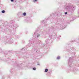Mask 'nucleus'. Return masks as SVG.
<instances>
[{
	"mask_svg": "<svg viewBox=\"0 0 79 79\" xmlns=\"http://www.w3.org/2000/svg\"><path fill=\"white\" fill-rule=\"evenodd\" d=\"M37 0H34L33 2H37Z\"/></svg>",
	"mask_w": 79,
	"mask_h": 79,
	"instance_id": "6",
	"label": "nucleus"
},
{
	"mask_svg": "<svg viewBox=\"0 0 79 79\" xmlns=\"http://www.w3.org/2000/svg\"><path fill=\"white\" fill-rule=\"evenodd\" d=\"M66 14H67V12H65V15H66Z\"/></svg>",
	"mask_w": 79,
	"mask_h": 79,
	"instance_id": "8",
	"label": "nucleus"
},
{
	"mask_svg": "<svg viewBox=\"0 0 79 79\" xmlns=\"http://www.w3.org/2000/svg\"><path fill=\"white\" fill-rule=\"evenodd\" d=\"M60 56H59V57H58L57 58V59H60Z\"/></svg>",
	"mask_w": 79,
	"mask_h": 79,
	"instance_id": "4",
	"label": "nucleus"
},
{
	"mask_svg": "<svg viewBox=\"0 0 79 79\" xmlns=\"http://www.w3.org/2000/svg\"><path fill=\"white\" fill-rule=\"evenodd\" d=\"M39 36H40V35H37V37H39Z\"/></svg>",
	"mask_w": 79,
	"mask_h": 79,
	"instance_id": "9",
	"label": "nucleus"
},
{
	"mask_svg": "<svg viewBox=\"0 0 79 79\" xmlns=\"http://www.w3.org/2000/svg\"><path fill=\"white\" fill-rule=\"evenodd\" d=\"M11 2H14V0H10Z\"/></svg>",
	"mask_w": 79,
	"mask_h": 79,
	"instance_id": "7",
	"label": "nucleus"
},
{
	"mask_svg": "<svg viewBox=\"0 0 79 79\" xmlns=\"http://www.w3.org/2000/svg\"><path fill=\"white\" fill-rule=\"evenodd\" d=\"M47 71H48V69H45V72L46 73H47Z\"/></svg>",
	"mask_w": 79,
	"mask_h": 79,
	"instance_id": "2",
	"label": "nucleus"
},
{
	"mask_svg": "<svg viewBox=\"0 0 79 79\" xmlns=\"http://www.w3.org/2000/svg\"><path fill=\"white\" fill-rule=\"evenodd\" d=\"M33 70H35V69H36V68H33Z\"/></svg>",
	"mask_w": 79,
	"mask_h": 79,
	"instance_id": "5",
	"label": "nucleus"
},
{
	"mask_svg": "<svg viewBox=\"0 0 79 79\" xmlns=\"http://www.w3.org/2000/svg\"><path fill=\"white\" fill-rule=\"evenodd\" d=\"M23 15L24 16H26V12H24L23 13Z\"/></svg>",
	"mask_w": 79,
	"mask_h": 79,
	"instance_id": "1",
	"label": "nucleus"
},
{
	"mask_svg": "<svg viewBox=\"0 0 79 79\" xmlns=\"http://www.w3.org/2000/svg\"><path fill=\"white\" fill-rule=\"evenodd\" d=\"M5 11L4 10H3L2 11V13H5Z\"/></svg>",
	"mask_w": 79,
	"mask_h": 79,
	"instance_id": "3",
	"label": "nucleus"
}]
</instances>
